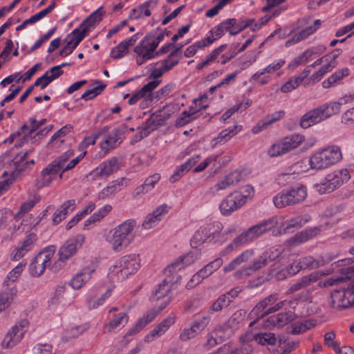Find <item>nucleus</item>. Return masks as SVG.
<instances>
[{"label": "nucleus", "instance_id": "obj_1", "mask_svg": "<svg viewBox=\"0 0 354 354\" xmlns=\"http://www.w3.org/2000/svg\"><path fill=\"white\" fill-rule=\"evenodd\" d=\"M136 225L133 219H128L111 231V237L109 240L111 248L115 252H120L125 249L133 241V231Z\"/></svg>", "mask_w": 354, "mask_h": 354}, {"label": "nucleus", "instance_id": "obj_2", "mask_svg": "<svg viewBox=\"0 0 354 354\" xmlns=\"http://www.w3.org/2000/svg\"><path fill=\"white\" fill-rule=\"evenodd\" d=\"M307 196V190L304 185H296L282 190L273 198L277 208L292 206L304 201Z\"/></svg>", "mask_w": 354, "mask_h": 354}, {"label": "nucleus", "instance_id": "obj_3", "mask_svg": "<svg viewBox=\"0 0 354 354\" xmlns=\"http://www.w3.org/2000/svg\"><path fill=\"white\" fill-rule=\"evenodd\" d=\"M28 324V321L24 319L13 326L5 335L1 342L2 347L11 348L17 345L24 337Z\"/></svg>", "mask_w": 354, "mask_h": 354}, {"label": "nucleus", "instance_id": "obj_4", "mask_svg": "<svg viewBox=\"0 0 354 354\" xmlns=\"http://www.w3.org/2000/svg\"><path fill=\"white\" fill-rule=\"evenodd\" d=\"M84 241V236L79 234L77 236L67 241L59 250V261H57V269L60 268L62 263L68 259L80 248Z\"/></svg>", "mask_w": 354, "mask_h": 354}, {"label": "nucleus", "instance_id": "obj_5", "mask_svg": "<svg viewBox=\"0 0 354 354\" xmlns=\"http://www.w3.org/2000/svg\"><path fill=\"white\" fill-rule=\"evenodd\" d=\"M54 255V250L46 249L36 255L30 265V272L32 276L39 277L43 274L46 267L50 264Z\"/></svg>", "mask_w": 354, "mask_h": 354}, {"label": "nucleus", "instance_id": "obj_6", "mask_svg": "<svg viewBox=\"0 0 354 354\" xmlns=\"http://www.w3.org/2000/svg\"><path fill=\"white\" fill-rule=\"evenodd\" d=\"M119 263V266L115 265L113 266V271L117 272L115 270L119 268L122 277H127L139 269L140 267V259L138 254H129L124 256L120 259Z\"/></svg>", "mask_w": 354, "mask_h": 354}, {"label": "nucleus", "instance_id": "obj_7", "mask_svg": "<svg viewBox=\"0 0 354 354\" xmlns=\"http://www.w3.org/2000/svg\"><path fill=\"white\" fill-rule=\"evenodd\" d=\"M244 205V196L239 192L230 194L220 204V209L223 215L236 211Z\"/></svg>", "mask_w": 354, "mask_h": 354}, {"label": "nucleus", "instance_id": "obj_8", "mask_svg": "<svg viewBox=\"0 0 354 354\" xmlns=\"http://www.w3.org/2000/svg\"><path fill=\"white\" fill-rule=\"evenodd\" d=\"M167 117L160 113H152L145 122V127L139 133V140L147 137L151 132L153 131L158 127L164 124Z\"/></svg>", "mask_w": 354, "mask_h": 354}, {"label": "nucleus", "instance_id": "obj_9", "mask_svg": "<svg viewBox=\"0 0 354 354\" xmlns=\"http://www.w3.org/2000/svg\"><path fill=\"white\" fill-rule=\"evenodd\" d=\"M344 183V179L337 174H328L324 182L317 183L315 185L317 191L321 194H328L333 192Z\"/></svg>", "mask_w": 354, "mask_h": 354}, {"label": "nucleus", "instance_id": "obj_10", "mask_svg": "<svg viewBox=\"0 0 354 354\" xmlns=\"http://www.w3.org/2000/svg\"><path fill=\"white\" fill-rule=\"evenodd\" d=\"M117 308L113 307L109 310V314L111 315L109 322L104 327V333H111L112 330L124 325L128 322L129 316L126 313L118 312Z\"/></svg>", "mask_w": 354, "mask_h": 354}, {"label": "nucleus", "instance_id": "obj_11", "mask_svg": "<svg viewBox=\"0 0 354 354\" xmlns=\"http://www.w3.org/2000/svg\"><path fill=\"white\" fill-rule=\"evenodd\" d=\"M327 118H328V114L324 113L319 106L305 113L300 120V126L304 129H307Z\"/></svg>", "mask_w": 354, "mask_h": 354}, {"label": "nucleus", "instance_id": "obj_12", "mask_svg": "<svg viewBox=\"0 0 354 354\" xmlns=\"http://www.w3.org/2000/svg\"><path fill=\"white\" fill-rule=\"evenodd\" d=\"M169 301L170 299L168 298L167 301L164 302V304L159 308L158 311L155 310L148 311L146 315L138 320L135 326L128 331L126 335H132L140 331L146 325L155 319L158 313L162 310L167 306Z\"/></svg>", "mask_w": 354, "mask_h": 354}, {"label": "nucleus", "instance_id": "obj_13", "mask_svg": "<svg viewBox=\"0 0 354 354\" xmlns=\"http://www.w3.org/2000/svg\"><path fill=\"white\" fill-rule=\"evenodd\" d=\"M95 269L96 266L93 263H91L89 266L84 267L71 280V286L76 290L81 288L82 286L91 279Z\"/></svg>", "mask_w": 354, "mask_h": 354}, {"label": "nucleus", "instance_id": "obj_14", "mask_svg": "<svg viewBox=\"0 0 354 354\" xmlns=\"http://www.w3.org/2000/svg\"><path fill=\"white\" fill-rule=\"evenodd\" d=\"M295 318V315L290 311L278 313L277 315H272L268 318L265 322L263 326L265 328H271L274 326L281 328L288 323L293 321Z\"/></svg>", "mask_w": 354, "mask_h": 354}, {"label": "nucleus", "instance_id": "obj_15", "mask_svg": "<svg viewBox=\"0 0 354 354\" xmlns=\"http://www.w3.org/2000/svg\"><path fill=\"white\" fill-rule=\"evenodd\" d=\"M278 225L277 217H272L248 229L252 239L257 238Z\"/></svg>", "mask_w": 354, "mask_h": 354}, {"label": "nucleus", "instance_id": "obj_16", "mask_svg": "<svg viewBox=\"0 0 354 354\" xmlns=\"http://www.w3.org/2000/svg\"><path fill=\"white\" fill-rule=\"evenodd\" d=\"M88 32V28H84L82 30H80L79 28L75 29L72 34L74 35L67 44L62 48V50L59 52V55L62 57H66L70 55L73 49H75L77 46L82 41V40L86 36V34Z\"/></svg>", "mask_w": 354, "mask_h": 354}, {"label": "nucleus", "instance_id": "obj_17", "mask_svg": "<svg viewBox=\"0 0 354 354\" xmlns=\"http://www.w3.org/2000/svg\"><path fill=\"white\" fill-rule=\"evenodd\" d=\"M169 209V207L166 204L158 207L152 213L146 216L142 223V227L145 230H149L156 226L162 219V216L168 212Z\"/></svg>", "mask_w": 354, "mask_h": 354}, {"label": "nucleus", "instance_id": "obj_18", "mask_svg": "<svg viewBox=\"0 0 354 354\" xmlns=\"http://www.w3.org/2000/svg\"><path fill=\"white\" fill-rule=\"evenodd\" d=\"M175 322V316L169 315L157 325L148 335L145 337V341L149 342L156 337H160L172 326Z\"/></svg>", "mask_w": 354, "mask_h": 354}, {"label": "nucleus", "instance_id": "obj_19", "mask_svg": "<svg viewBox=\"0 0 354 354\" xmlns=\"http://www.w3.org/2000/svg\"><path fill=\"white\" fill-rule=\"evenodd\" d=\"M57 172L53 169V167L49 164L48 165L41 171L40 177L36 180V186L40 189L46 186H48L51 184L53 180V176L56 175Z\"/></svg>", "mask_w": 354, "mask_h": 354}, {"label": "nucleus", "instance_id": "obj_20", "mask_svg": "<svg viewBox=\"0 0 354 354\" xmlns=\"http://www.w3.org/2000/svg\"><path fill=\"white\" fill-rule=\"evenodd\" d=\"M277 299L278 297L277 294L269 295L268 297L258 302L254 308L252 310L250 315H254V316H258V317H266V315H262L266 311L265 309L268 307V305L274 304Z\"/></svg>", "mask_w": 354, "mask_h": 354}, {"label": "nucleus", "instance_id": "obj_21", "mask_svg": "<svg viewBox=\"0 0 354 354\" xmlns=\"http://www.w3.org/2000/svg\"><path fill=\"white\" fill-rule=\"evenodd\" d=\"M123 131L120 129H115L111 132L108 138L101 143L100 147L105 152L107 153L110 149H114L117 146V142H120Z\"/></svg>", "mask_w": 354, "mask_h": 354}, {"label": "nucleus", "instance_id": "obj_22", "mask_svg": "<svg viewBox=\"0 0 354 354\" xmlns=\"http://www.w3.org/2000/svg\"><path fill=\"white\" fill-rule=\"evenodd\" d=\"M319 279L317 274H310L301 277L299 281L292 284L288 290V293L292 294L303 288L310 286L312 283L316 282Z\"/></svg>", "mask_w": 354, "mask_h": 354}, {"label": "nucleus", "instance_id": "obj_23", "mask_svg": "<svg viewBox=\"0 0 354 354\" xmlns=\"http://www.w3.org/2000/svg\"><path fill=\"white\" fill-rule=\"evenodd\" d=\"M75 206V200H68L64 202L60 207L55 212L53 222L54 224L59 223L64 220L68 213V209L73 210Z\"/></svg>", "mask_w": 354, "mask_h": 354}, {"label": "nucleus", "instance_id": "obj_24", "mask_svg": "<svg viewBox=\"0 0 354 354\" xmlns=\"http://www.w3.org/2000/svg\"><path fill=\"white\" fill-rule=\"evenodd\" d=\"M304 141V137L303 136L299 134H292L284 138L281 140V142L285 151L287 153L298 147Z\"/></svg>", "mask_w": 354, "mask_h": 354}, {"label": "nucleus", "instance_id": "obj_25", "mask_svg": "<svg viewBox=\"0 0 354 354\" xmlns=\"http://www.w3.org/2000/svg\"><path fill=\"white\" fill-rule=\"evenodd\" d=\"M152 36L151 35H147L140 42V44L136 46L134 48V52L138 55V56L142 55L144 58L147 60L152 59L157 56L154 51H150V48L147 47V41L149 39H151Z\"/></svg>", "mask_w": 354, "mask_h": 354}, {"label": "nucleus", "instance_id": "obj_26", "mask_svg": "<svg viewBox=\"0 0 354 354\" xmlns=\"http://www.w3.org/2000/svg\"><path fill=\"white\" fill-rule=\"evenodd\" d=\"M319 232V227H310L305 231H302L296 234L291 241L294 243H301L316 236Z\"/></svg>", "mask_w": 354, "mask_h": 354}, {"label": "nucleus", "instance_id": "obj_27", "mask_svg": "<svg viewBox=\"0 0 354 354\" xmlns=\"http://www.w3.org/2000/svg\"><path fill=\"white\" fill-rule=\"evenodd\" d=\"M17 292V288L14 286L0 293V313L10 305Z\"/></svg>", "mask_w": 354, "mask_h": 354}, {"label": "nucleus", "instance_id": "obj_28", "mask_svg": "<svg viewBox=\"0 0 354 354\" xmlns=\"http://www.w3.org/2000/svg\"><path fill=\"white\" fill-rule=\"evenodd\" d=\"M328 165H333L342 159V153L338 147L333 146L322 150Z\"/></svg>", "mask_w": 354, "mask_h": 354}, {"label": "nucleus", "instance_id": "obj_29", "mask_svg": "<svg viewBox=\"0 0 354 354\" xmlns=\"http://www.w3.org/2000/svg\"><path fill=\"white\" fill-rule=\"evenodd\" d=\"M349 69L344 68L336 71L334 74L330 76L326 80L324 81L322 85L324 88H328L335 84L339 82L344 77L348 75Z\"/></svg>", "mask_w": 354, "mask_h": 354}, {"label": "nucleus", "instance_id": "obj_30", "mask_svg": "<svg viewBox=\"0 0 354 354\" xmlns=\"http://www.w3.org/2000/svg\"><path fill=\"white\" fill-rule=\"evenodd\" d=\"M120 168V164L115 158L104 162L100 167L99 175L102 177H107L116 171Z\"/></svg>", "mask_w": 354, "mask_h": 354}, {"label": "nucleus", "instance_id": "obj_31", "mask_svg": "<svg viewBox=\"0 0 354 354\" xmlns=\"http://www.w3.org/2000/svg\"><path fill=\"white\" fill-rule=\"evenodd\" d=\"M322 151L315 153L310 159L312 169H322L329 167Z\"/></svg>", "mask_w": 354, "mask_h": 354}, {"label": "nucleus", "instance_id": "obj_32", "mask_svg": "<svg viewBox=\"0 0 354 354\" xmlns=\"http://www.w3.org/2000/svg\"><path fill=\"white\" fill-rule=\"evenodd\" d=\"M342 290H336L330 293L329 297V305L331 308L337 310H342L344 308V300L342 299Z\"/></svg>", "mask_w": 354, "mask_h": 354}, {"label": "nucleus", "instance_id": "obj_33", "mask_svg": "<svg viewBox=\"0 0 354 354\" xmlns=\"http://www.w3.org/2000/svg\"><path fill=\"white\" fill-rule=\"evenodd\" d=\"M241 126L234 124L232 127L223 130L218 134L217 138H215V140H216L217 143H221L222 142H225L227 140H230L232 137L237 134V133L241 130Z\"/></svg>", "mask_w": 354, "mask_h": 354}, {"label": "nucleus", "instance_id": "obj_34", "mask_svg": "<svg viewBox=\"0 0 354 354\" xmlns=\"http://www.w3.org/2000/svg\"><path fill=\"white\" fill-rule=\"evenodd\" d=\"M73 156V152L68 151L55 158L51 163H50V165L58 173L62 169H64L66 162Z\"/></svg>", "mask_w": 354, "mask_h": 354}, {"label": "nucleus", "instance_id": "obj_35", "mask_svg": "<svg viewBox=\"0 0 354 354\" xmlns=\"http://www.w3.org/2000/svg\"><path fill=\"white\" fill-rule=\"evenodd\" d=\"M28 156V151H26L22 155H17L12 160V163L15 167V169L17 172L19 173L24 171L28 165L27 156Z\"/></svg>", "mask_w": 354, "mask_h": 354}, {"label": "nucleus", "instance_id": "obj_36", "mask_svg": "<svg viewBox=\"0 0 354 354\" xmlns=\"http://www.w3.org/2000/svg\"><path fill=\"white\" fill-rule=\"evenodd\" d=\"M254 339L261 345H274L276 344V337L274 333H265L254 335Z\"/></svg>", "mask_w": 354, "mask_h": 354}, {"label": "nucleus", "instance_id": "obj_37", "mask_svg": "<svg viewBox=\"0 0 354 354\" xmlns=\"http://www.w3.org/2000/svg\"><path fill=\"white\" fill-rule=\"evenodd\" d=\"M109 127H104L100 131H97L96 133L86 137L83 141L80 144L79 149L80 150H84L86 147H88L89 145H93L96 142V140L100 137V136L102 133H105L108 131Z\"/></svg>", "mask_w": 354, "mask_h": 354}, {"label": "nucleus", "instance_id": "obj_38", "mask_svg": "<svg viewBox=\"0 0 354 354\" xmlns=\"http://www.w3.org/2000/svg\"><path fill=\"white\" fill-rule=\"evenodd\" d=\"M223 260L221 259H216L200 270V274H202L204 278H206L218 270L221 266Z\"/></svg>", "mask_w": 354, "mask_h": 354}, {"label": "nucleus", "instance_id": "obj_39", "mask_svg": "<svg viewBox=\"0 0 354 354\" xmlns=\"http://www.w3.org/2000/svg\"><path fill=\"white\" fill-rule=\"evenodd\" d=\"M246 312L243 310H236L232 314L227 322V324L230 328L237 327L242 322L244 321Z\"/></svg>", "mask_w": 354, "mask_h": 354}, {"label": "nucleus", "instance_id": "obj_40", "mask_svg": "<svg viewBox=\"0 0 354 354\" xmlns=\"http://www.w3.org/2000/svg\"><path fill=\"white\" fill-rule=\"evenodd\" d=\"M100 8L91 13L86 19L81 24L80 26L88 28L93 26L95 23L100 22L102 18V13L100 11Z\"/></svg>", "mask_w": 354, "mask_h": 354}, {"label": "nucleus", "instance_id": "obj_41", "mask_svg": "<svg viewBox=\"0 0 354 354\" xmlns=\"http://www.w3.org/2000/svg\"><path fill=\"white\" fill-rule=\"evenodd\" d=\"M252 240V239L250 237V233L247 230L246 231L241 233L239 236L235 238L232 243L228 245L227 249L229 250H233L234 248H238L239 246L243 245Z\"/></svg>", "mask_w": 354, "mask_h": 354}, {"label": "nucleus", "instance_id": "obj_42", "mask_svg": "<svg viewBox=\"0 0 354 354\" xmlns=\"http://www.w3.org/2000/svg\"><path fill=\"white\" fill-rule=\"evenodd\" d=\"M169 283V281L165 279L159 284L158 288L153 293V297L154 300L158 301L167 295L171 290V286Z\"/></svg>", "mask_w": 354, "mask_h": 354}, {"label": "nucleus", "instance_id": "obj_43", "mask_svg": "<svg viewBox=\"0 0 354 354\" xmlns=\"http://www.w3.org/2000/svg\"><path fill=\"white\" fill-rule=\"evenodd\" d=\"M250 104L251 102L249 100L241 102L239 104L234 105L229 109L225 113H223L221 118L225 121L230 118V116L236 111H238L239 110H241V111L245 110L250 105Z\"/></svg>", "mask_w": 354, "mask_h": 354}, {"label": "nucleus", "instance_id": "obj_44", "mask_svg": "<svg viewBox=\"0 0 354 354\" xmlns=\"http://www.w3.org/2000/svg\"><path fill=\"white\" fill-rule=\"evenodd\" d=\"M41 197L38 195H35L32 198L28 199L26 201L23 203L21 205L19 213L25 214L29 212L39 201Z\"/></svg>", "mask_w": 354, "mask_h": 354}, {"label": "nucleus", "instance_id": "obj_45", "mask_svg": "<svg viewBox=\"0 0 354 354\" xmlns=\"http://www.w3.org/2000/svg\"><path fill=\"white\" fill-rule=\"evenodd\" d=\"M124 180V178L120 179V180L113 181L111 184L104 189L100 193V196L102 198L110 196L111 195L115 194L117 190L118 186H120Z\"/></svg>", "mask_w": 354, "mask_h": 354}, {"label": "nucleus", "instance_id": "obj_46", "mask_svg": "<svg viewBox=\"0 0 354 354\" xmlns=\"http://www.w3.org/2000/svg\"><path fill=\"white\" fill-rule=\"evenodd\" d=\"M193 261V255L191 254H187L184 257H180L178 261L169 266L167 267V270H169V272H174L175 269L177 268L178 266H179V264L181 263L185 266H187L192 263Z\"/></svg>", "mask_w": 354, "mask_h": 354}, {"label": "nucleus", "instance_id": "obj_47", "mask_svg": "<svg viewBox=\"0 0 354 354\" xmlns=\"http://www.w3.org/2000/svg\"><path fill=\"white\" fill-rule=\"evenodd\" d=\"M284 63H285L284 61H279V62H277L276 63H273V64L268 66L263 71L257 72L253 75V78H254V79L259 78L266 73H272L274 71L279 70L284 64Z\"/></svg>", "mask_w": 354, "mask_h": 354}, {"label": "nucleus", "instance_id": "obj_48", "mask_svg": "<svg viewBox=\"0 0 354 354\" xmlns=\"http://www.w3.org/2000/svg\"><path fill=\"white\" fill-rule=\"evenodd\" d=\"M192 113H189L186 111H183L179 117L177 118L176 121V127H183L189 122L193 121L194 120L197 118V116H193Z\"/></svg>", "mask_w": 354, "mask_h": 354}, {"label": "nucleus", "instance_id": "obj_49", "mask_svg": "<svg viewBox=\"0 0 354 354\" xmlns=\"http://www.w3.org/2000/svg\"><path fill=\"white\" fill-rule=\"evenodd\" d=\"M48 71H47L44 75L41 77L37 79L35 82L34 83V86H40L41 89L45 88L52 81L57 79L56 75H49Z\"/></svg>", "mask_w": 354, "mask_h": 354}, {"label": "nucleus", "instance_id": "obj_50", "mask_svg": "<svg viewBox=\"0 0 354 354\" xmlns=\"http://www.w3.org/2000/svg\"><path fill=\"white\" fill-rule=\"evenodd\" d=\"M302 82V77H296L294 80H290L286 82L281 87V91L283 93H289L299 86Z\"/></svg>", "mask_w": 354, "mask_h": 354}, {"label": "nucleus", "instance_id": "obj_51", "mask_svg": "<svg viewBox=\"0 0 354 354\" xmlns=\"http://www.w3.org/2000/svg\"><path fill=\"white\" fill-rule=\"evenodd\" d=\"M210 316H204L201 319L196 320L192 325L191 328L194 330L196 335H198L209 324L210 321Z\"/></svg>", "mask_w": 354, "mask_h": 354}, {"label": "nucleus", "instance_id": "obj_52", "mask_svg": "<svg viewBox=\"0 0 354 354\" xmlns=\"http://www.w3.org/2000/svg\"><path fill=\"white\" fill-rule=\"evenodd\" d=\"M143 15L145 16L149 17L151 15V12L148 8H145L142 5H141L138 8L132 10L129 15V19H137L140 18Z\"/></svg>", "mask_w": 354, "mask_h": 354}, {"label": "nucleus", "instance_id": "obj_53", "mask_svg": "<svg viewBox=\"0 0 354 354\" xmlns=\"http://www.w3.org/2000/svg\"><path fill=\"white\" fill-rule=\"evenodd\" d=\"M313 54L314 52L308 49L304 52L301 55L295 58L290 66L292 67H297L299 65L306 62Z\"/></svg>", "mask_w": 354, "mask_h": 354}, {"label": "nucleus", "instance_id": "obj_54", "mask_svg": "<svg viewBox=\"0 0 354 354\" xmlns=\"http://www.w3.org/2000/svg\"><path fill=\"white\" fill-rule=\"evenodd\" d=\"M46 122V119H43L40 121H37L35 119L31 118L30 119V122L31 124V128L29 130L28 134L24 137V139L26 140H28L29 138H32V135L39 129L42 125H44Z\"/></svg>", "mask_w": 354, "mask_h": 354}, {"label": "nucleus", "instance_id": "obj_55", "mask_svg": "<svg viewBox=\"0 0 354 354\" xmlns=\"http://www.w3.org/2000/svg\"><path fill=\"white\" fill-rule=\"evenodd\" d=\"M302 270L306 268H317L319 266L317 261L311 257H306L299 259Z\"/></svg>", "mask_w": 354, "mask_h": 354}, {"label": "nucleus", "instance_id": "obj_56", "mask_svg": "<svg viewBox=\"0 0 354 354\" xmlns=\"http://www.w3.org/2000/svg\"><path fill=\"white\" fill-rule=\"evenodd\" d=\"M110 294L111 290L109 289L104 295H102L98 299L90 298L88 301V307L90 308H96L98 306H101L102 304H104L106 299L109 297Z\"/></svg>", "mask_w": 354, "mask_h": 354}, {"label": "nucleus", "instance_id": "obj_57", "mask_svg": "<svg viewBox=\"0 0 354 354\" xmlns=\"http://www.w3.org/2000/svg\"><path fill=\"white\" fill-rule=\"evenodd\" d=\"M342 103L333 102L326 106H321L323 113H328V117L340 111Z\"/></svg>", "mask_w": 354, "mask_h": 354}, {"label": "nucleus", "instance_id": "obj_58", "mask_svg": "<svg viewBox=\"0 0 354 354\" xmlns=\"http://www.w3.org/2000/svg\"><path fill=\"white\" fill-rule=\"evenodd\" d=\"M299 301H301L307 304H312L313 297L311 295V292L310 290L303 292L300 295L294 297L290 301L289 303L293 304L298 302Z\"/></svg>", "mask_w": 354, "mask_h": 354}, {"label": "nucleus", "instance_id": "obj_59", "mask_svg": "<svg viewBox=\"0 0 354 354\" xmlns=\"http://www.w3.org/2000/svg\"><path fill=\"white\" fill-rule=\"evenodd\" d=\"M125 43L120 42L116 47H115L111 52V57L114 59H120L127 53L128 49L124 46Z\"/></svg>", "mask_w": 354, "mask_h": 354}, {"label": "nucleus", "instance_id": "obj_60", "mask_svg": "<svg viewBox=\"0 0 354 354\" xmlns=\"http://www.w3.org/2000/svg\"><path fill=\"white\" fill-rule=\"evenodd\" d=\"M104 88V86H100L88 89L85 91L82 95V99L84 100H92L97 95H99Z\"/></svg>", "mask_w": 354, "mask_h": 354}, {"label": "nucleus", "instance_id": "obj_61", "mask_svg": "<svg viewBox=\"0 0 354 354\" xmlns=\"http://www.w3.org/2000/svg\"><path fill=\"white\" fill-rule=\"evenodd\" d=\"M227 48V44H223L214 49L209 55H208L204 60L207 65L214 62L218 56Z\"/></svg>", "mask_w": 354, "mask_h": 354}, {"label": "nucleus", "instance_id": "obj_62", "mask_svg": "<svg viewBox=\"0 0 354 354\" xmlns=\"http://www.w3.org/2000/svg\"><path fill=\"white\" fill-rule=\"evenodd\" d=\"M73 129V127L71 125H66L62 127L59 130H58L51 138L50 141L49 142H53L54 141L60 139L62 137H64L68 133H69Z\"/></svg>", "mask_w": 354, "mask_h": 354}, {"label": "nucleus", "instance_id": "obj_63", "mask_svg": "<svg viewBox=\"0 0 354 354\" xmlns=\"http://www.w3.org/2000/svg\"><path fill=\"white\" fill-rule=\"evenodd\" d=\"M310 328V324L308 322L301 323H295L291 326L292 334H299L304 333L306 330Z\"/></svg>", "mask_w": 354, "mask_h": 354}, {"label": "nucleus", "instance_id": "obj_64", "mask_svg": "<svg viewBox=\"0 0 354 354\" xmlns=\"http://www.w3.org/2000/svg\"><path fill=\"white\" fill-rule=\"evenodd\" d=\"M30 250L27 247H25L22 243L18 246L12 252V259L14 261H18L22 258L28 251Z\"/></svg>", "mask_w": 354, "mask_h": 354}]
</instances>
